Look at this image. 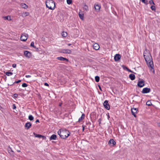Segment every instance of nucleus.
Masks as SVG:
<instances>
[{"label": "nucleus", "mask_w": 160, "mask_h": 160, "mask_svg": "<svg viewBox=\"0 0 160 160\" xmlns=\"http://www.w3.org/2000/svg\"><path fill=\"white\" fill-rule=\"evenodd\" d=\"M143 56L149 68L151 71L154 72L153 69V64L152 59L149 51L146 49L143 52Z\"/></svg>", "instance_id": "1"}, {"label": "nucleus", "mask_w": 160, "mask_h": 160, "mask_svg": "<svg viewBox=\"0 0 160 160\" xmlns=\"http://www.w3.org/2000/svg\"><path fill=\"white\" fill-rule=\"evenodd\" d=\"M58 134L60 137L63 138L65 139L68 138L70 135V132L67 130H62L58 131Z\"/></svg>", "instance_id": "2"}, {"label": "nucleus", "mask_w": 160, "mask_h": 160, "mask_svg": "<svg viewBox=\"0 0 160 160\" xmlns=\"http://www.w3.org/2000/svg\"><path fill=\"white\" fill-rule=\"evenodd\" d=\"M47 8L51 10H53L55 8V3L53 0H47L46 2Z\"/></svg>", "instance_id": "3"}, {"label": "nucleus", "mask_w": 160, "mask_h": 160, "mask_svg": "<svg viewBox=\"0 0 160 160\" xmlns=\"http://www.w3.org/2000/svg\"><path fill=\"white\" fill-rule=\"evenodd\" d=\"M28 35L26 33L22 34L20 37L21 40L22 41H26L28 39Z\"/></svg>", "instance_id": "4"}, {"label": "nucleus", "mask_w": 160, "mask_h": 160, "mask_svg": "<svg viewBox=\"0 0 160 160\" xmlns=\"http://www.w3.org/2000/svg\"><path fill=\"white\" fill-rule=\"evenodd\" d=\"M60 52L64 54H70L72 52V51L68 49H62L61 50Z\"/></svg>", "instance_id": "5"}, {"label": "nucleus", "mask_w": 160, "mask_h": 160, "mask_svg": "<svg viewBox=\"0 0 160 160\" xmlns=\"http://www.w3.org/2000/svg\"><path fill=\"white\" fill-rule=\"evenodd\" d=\"M103 104L104 108L107 109L108 110L110 109V106L108 103V101H105L104 102Z\"/></svg>", "instance_id": "6"}, {"label": "nucleus", "mask_w": 160, "mask_h": 160, "mask_svg": "<svg viewBox=\"0 0 160 160\" xmlns=\"http://www.w3.org/2000/svg\"><path fill=\"white\" fill-rule=\"evenodd\" d=\"M151 89L150 88H145L143 89L142 92V93H149L150 92Z\"/></svg>", "instance_id": "7"}, {"label": "nucleus", "mask_w": 160, "mask_h": 160, "mask_svg": "<svg viewBox=\"0 0 160 160\" xmlns=\"http://www.w3.org/2000/svg\"><path fill=\"white\" fill-rule=\"evenodd\" d=\"M108 144L110 146L112 147L116 144V142L113 139H111L109 140Z\"/></svg>", "instance_id": "8"}, {"label": "nucleus", "mask_w": 160, "mask_h": 160, "mask_svg": "<svg viewBox=\"0 0 160 160\" xmlns=\"http://www.w3.org/2000/svg\"><path fill=\"white\" fill-rule=\"evenodd\" d=\"M144 81L143 80H141L138 82V86L140 88H142L144 85Z\"/></svg>", "instance_id": "9"}, {"label": "nucleus", "mask_w": 160, "mask_h": 160, "mask_svg": "<svg viewBox=\"0 0 160 160\" xmlns=\"http://www.w3.org/2000/svg\"><path fill=\"white\" fill-rule=\"evenodd\" d=\"M131 111L132 115L134 116V117H136V114L137 113V112L138 111V109L136 108H132Z\"/></svg>", "instance_id": "10"}, {"label": "nucleus", "mask_w": 160, "mask_h": 160, "mask_svg": "<svg viewBox=\"0 0 160 160\" xmlns=\"http://www.w3.org/2000/svg\"><path fill=\"white\" fill-rule=\"evenodd\" d=\"M24 54L26 57L29 58L31 56V53L28 51H25L24 52Z\"/></svg>", "instance_id": "11"}, {"label": "nucleus", "mask_w": 160, "mask_h": 160, "mask_svg": "<svg viewBox=\"0 0 160 160\" xmlns=\"http://www.w3.org/2000/svg\"><path fill=\"white\" fill-rule=\"evenodd\" d=\"M121 58V56L119 54H116L114 57V60L116 61L119 60Z\"/></svg>", "instance_id": "12"}, {"label": "nucleus", "mask_w": 160, "mask_h": 160, "mask_svg": "<svg viewBox=\"0 0 160 160\" xmlns=\"http://www.w3.org/2000/svg\"><path fill=\"white\" fill-rule=\"evenodd\" d=\"M57 59L61 61H64V60H66L67 62L68 61V59L62 57H58L57 58Z\"/></svg>", "instance_id": "13"}, {"label": "nucleus", "mask_w": 160, "mask_h": 160, "mask_svg": "<svg viewBox=\"0 0 160 160\" xmlns=\"http://www.w3.org/2000/svg\"><path fill=\"white\" fill-rule=\"evenodd\" d=\"M78 15L80 18L82 20H84V14L83 12L80 11L79 12Z\"/></svg>", "instance_id": "14"}, {"label": "nucleus", "mask_w": 160, "mask_h": 160, "mask_svg": "<svg viewBox=\"0 0 160 160\" xmlns=\"http://www.w3.org/2000/svg\"><path fill=\"white\" fill-rule=\"evenodd\" d=\"M99 45L97 43H95L93 44V48L96 50H98L99 48Z\"/></svg>", "instance_id": "15"}, {"label": "nucleus", "mask_w": 160, "mask_h": 160, "mask_svg": "<svg viewBox=\"0 0 160 160\" xmlns=\"http://www.w3.org/2000/svg\"><path fill=\"white\" fill-rule=\"evenodd\" d=\"M32 124L30 122H28L25 124V127L27 129H28L31 126Z\"/></svg>", "instance_id": "16"}, {"label": "nucleus", "mask_w": 160, "mask_h": 160, "mask_svg": "<svg viewBox=\"0 0 160 160\" xmlns=\"http://www.w3.org/2000/svg\"><path fill=\"white\" fill-rule=\"evenodd\" d=\"M95 10L98 12L99 11L100 8V6L98 4H95Z\"/></svg>", "instance_id": "17"}, {"label": "nucleus", "mask_w": 160, "mask_h": 160, "mask_svg": "<svg viewBox=\"0 0 160 160\" xmlns=\"http://www.w3.org/2000/svg\"><path fill=\"white\" fill-rule=\"evenodd\" d=\"M35 137H36L38 138H43V139H46V138L44 136H42L40 134H36L35 135Z\"/></svg>", "instance_id": "18"}, {"label": "nucleus", "mask_w": 160, "mask_h": 160, "mask_svg": "<svg viewBox=\"0 0 160 160\" xmlns=\"http://www.w3.org/2000/svg\"><path fill=\"white\" fill-rule=\"evenodd\" d=\"M85 118V114H82V116L79 118L78 121L81 122L82 120H83Z\"/></svg>", "instance_id": "19"}, {"label": "nucleus", "mask_w": 160, "mask_h": 160, "mask_svg": "<svg viewBox=\"0 0 160 160\" xmlns=\"http://www.w3.org/2000/svg\"><path fill=\"white\" fill-rule=\"evenodd\" d=\"M129 77L132 80H133L135 78V76L133 74H131L129 75Z\"/></svg>", "instance_id": "20"}, {"label": "nucleus", "mask_w": 160, "mask_h": 160, "mask_svg": "<svg viewBox=\"0 0 160 160\" xmlns=\"http://www.w3.org/2000/svg\"><path fill=\"white\" fill-rule=\"evenodd\" d=\"M56 138H57L56 135L55 134H53L50 137V140H55V139H56Z\"/></svg>", "instance_id": "21"}, {"label": "nucleus", "mask_w": 160, "mask_h": 160, "mask_svg": "<svg viewBox=\"0 0 160 160\" xmlns=\"http://www.w3.org/2000/svg\"><path fill=\"white\" fill-rule=\"evenodd\" d=\"M21 6L22 8L24 9H27L28 8V6L25 3H22L21 4Z\"/></svg>", "instance_id": "22"}, {"label": "nucleus", "mask_w": 160, "mask_h": 160, "mask_svg": "<svg viewBox=\"0 0 160 160\" xmlns=\"http://www.w3.org/2000/svg\"><path fill=\"white\" fill-rule=\"evenodd\" d=\"M29 13L28 12H24L22 14V17H26L29 15Z\"/></svg>", "instance_id": "23"}, {"label": "nucleus", "mask_w": 160, "mask_h": 160, "mask_svg": "<svg viewBox=\"0 0 160 160\" xmlns=\"http://www.w3.org/2000/svg\"><path fill=\"white\" fill-rule=\"evenodd\" d=\"M3 19L4 20H7L9 21H10L11 20V17L9 16L3 17Z\"/></svg>", "instance_id": "24"}, {"label": "nucleus", "mask_w": 160, "mask_h": 160, "mask_svg": "<svg viewBox=\"0 0 160 160\" xmlns=\"http://www.w3.org/2000/svg\"><path fill=\"white\" fill-rule=\"evenodd\" d=\"M62 35L63 37H66L67 35V33L66 32H62Z\"/></svg>", "instance_id": "25"}, {"label": "nucleus", "mask_w": 160, "mask_h": 160, "mask_svg": "<svg viewBox=\"0 0 160 160\" xmlns=\"http://www.w3.org/2000/svg\"><path fill=\"white\" fill-rule=\"evenodd\" d=\"M5 74L8 76H10L12 75L13 73L11 72H6Z\"/></svg>", "instance_id": "26"}, {"label": "nucleus", "mask_w": 160, "mask_h": 160, "mask_svg": "<svg viewBox=\"0 0 160 160\" xmlns=\"http://www.w3.org/2000/svg\"><path fill=\"white\" fill-rule=\"evenodd\" d=\"M28 119L29 120L32 121L33 120L34 117L32 115H29L28 116Z\"/></svg>", "instance_id": "27"}, {"label": "nucleus", "mask_w": 160, "mask_h": 160, "mask_svg": "<svg viewBox=\"0 0 160 160\" xmlns=\"http://www.w3.org/2000/svg\"><path fill=\"white\" fill-rule=\"evenodd\" d=\"M95 81L96 82H98L99 81V77L98 76H96L95 77Z\"/></svg>", "instance_id": "28"}, {"label": "nucleus", "mask_w": 160, "mask_h": 160, "mask_svg": "<svg viewBox=\"0 0 160 160\" xmlns=\"http://www.w3.org/2000/svg\"><path fill=\"white\" fill-rule=\"evenodd\" d=\"M146 105L148 106H151V105H152V103L151 102L149 101H148L147 102H146Z\"/></svg>", "instance_id": "29"}, {"label": "nucleus", "mask_w": 160, "mask_h": 160, "mask_svg": "<svg viewBox=\"0 0 160 160\" xmlns=\"http://www.w3.org/2000/svg\"><path fill=\"white\" fill-rule=\"evenodd\" d=\"M151 8L152 11H155L156 10V8L154 6L152 5Z\"/></svg>", "instance_id": "30"}, {"label": "nucleus", "mask_w": 160, "mask_h": 160, "mask_svg": "<svg viewBox=\"0 0 160 160\" xmlns=\"http://www.w3.org/2000/svg\"><path fill=\"white\" fill-rule=\"evenodd\" d=\"M67 2L68 4H71L72 2V0H67Z\"/></svg>", "instance_id": "31"}, {"label": "nucleus", "mask_w": 160, "mask_h": 160, "mask_svg": "<svg viewBox=\"0 0 160 160\" xmlns=\"http://www.w3.org/2000/svg\"><path fill=\"white\" fill-rule=\"evenodd\" d=\"M140 0V1H141V2H143V3H144L145 4L147 5V4H148V1H146H146H145V0Z\"/></svg>", "instance_id": "32"}, {"label": "nucleus", "mask_w": 160, "mask_h": 160, "mask_svg": "<svg viewBox=\"0 0 160 160\" xmlns=\"http://www.w3.org/2000/svg\"><path fill=\"white\" fill-rule=\"evenodd\" d=\"M27 86V84L26 83H23L22 84V86L23 87H26Z\"/></svg>", "instance_id": "33"}, {"label": "nucleus", "mask_w": 160, "mask_h": 160, "mask_svg": "<svg viewBox=\"0 0 160 160\" xmlns=\"http://www.w3.org/2000/svg\"><path fill=\"white\" fill-rule=\"evenodd\" d=\"M149 3L150 4H153V5L154 4V3L153 1L152 0H150L149 1Z\"/></svg>", "instance_id": "34"}, {"label": "nucleus", "mask_w": 160, "mask_h": 160, "mask_svg": "<svg viewBox=\"0 0 160 160\" xmlns=\"http://www.w3.org/2000/svg\"><path fill=\"white\" fill-rule=\"evenodd\" d=\"M31 46H32V47H34V43L33 42H32L31 43V45H30Z\"/></svg>", "instance_id": "35"}, {"label": "nucleus", "mask_w": 160, "mask_h": 160, "mask_svg": "<svg viewBox=\"0 0 160 160\" xmlns=\"http://www.w3.org/2000/svg\"><path fill=\"white\" fill-rule=\"evenodd\" d=\"M101 121H102V120L101 118H100L98 120V122H99V124H100L101 123Z\"/></svg>", "instance_id": "36"}, {"label": "nucleus", "mask_w": 160, "mask_h": 160, "mask_svg": "<svg viewBox=\"0 0 160 160\" xmlns=\"http://www.w3.org/2000/svg\"><path fill=\"white\" fill-rule=\"evenodd\" d=\"M12 67L14 68H15L16 67V64H13L12 65Z\"/></svg>", "instance_id": "37"}, {"label": "nucleus", "mask_w": 160, "mask_h": 160, "mask_svg": "<svg viewBox=\"0 0 160 160\" xmlns=\"http://www.w3.org/2000/svg\"><path fill=\"white\" fill-rule=\"evenodd\" d=\"M16 106L14 104H13V109H15L16 108Z\"/></svg>", "instance_id": "38"}, {"label": "nucleus", "mask_w": 160, "mask_h": 160, "mask_svg": "<svg viewBox=\"0 0 160 160\" xmlns=\"http://www.w3.org/2000/svg\"><path fill=\"white\" fill-rule=\"evenodd\" d=\"M44 85L45 86H49V84L46 83V82H45L44 83Z\"/></svg>", "instance_id": "39"}, {"label": "nucleus", "mask_w": 160, "mask_h": 160, "mask_svg": "<svg viewBox=\"0 0 160 160\" xmlns=\"http://www.w3.org/2000/svg\"><path fill=\"white\" fill-rule=\"evenodd\" d=\"M127 70L130 72H132V71L128 68H127Z\"/></svg>", "instance_id": "40"}, {"label": "nucleus", "mask_w": 160, "mask_h": 160, "mask_svg": "<svg viewBox=\"0 0 160 160\" xmlns=\"http://www.w3.org/2000/svg\"><path fill=\"white\" fill-rule=\"evenodd\" d=\"M31 77V76L30 75H28L26 76V77L27 78H30Z\"/></svg>", "instance_id": "41"}, {"label": "nucleus", "mask_w": 160, "mask_h": 160, "mask_svg": "<svg viewBox=\"0 0 160 160\" xmlns=\"http://www.w3.org/2000/svg\"><path fill=\"white\" fill-rule=\"evenodd\" d=\"M21 81L20 80H18V81H16L15 82L16 83H19Z\"/></svg>", "instance_id": "42"}, {"label": "nucleus", "mask_w": 160, "mask_h": 160, "mask_svg": "<svg viewBox=\"0 0 160 160\" xmlns=\"http://www.w3.org/2000/svg\"><path fill=\"white\" fill-rule=\"evenodd\" d=\"M82 131H84V128H85V127L84 126H82Z\"/></svg>", "instance_id": "43"}, {"label": "nucleus", "mask_w": 160, "mask_h": 160, "mask_svg": "<svg viewBox=\"0 0 160 160\" xmlns=\"http://www.w3.org/2000/svg\"><path fill=\"white\" fill-rule=\"evenodd\" d=\"M14 96L15 97H17L18 96V95L17 94H14Z\"/></svg>", "instance_id": "44"}, {"label": "nucleus", "mask_w": 160, "mask_h": 160, "mask_svg": "<svg viewBox=\"0 0 160 160\" xmlns=\"http://www.w3.org/2000/svg\"><path fill=\"white\" fill-rule=\"evenodd\" d=\"M39 122V120H38V119H37V120H36V122Z\"/></svg>", "instance_id": "45"}, {"label": "nucleus", "mask_w": 160, "mask_h": 160, "mask_svg": "<svg viewBox=\"0 0 160 160\" xmlns=\"http://www.w3.org/2000/svg\"><path fill=\"white\" fill-rule=\"evenodd\" d=\"M158 125L159 127H160V122L158 123Z\"/></svg>", "instance_id": "46"}, {"label": "nucleus", "mask_w": 160, "mask_h": 160, "mask_svg": "<svg viewBox=\"0 0 160 160\" xmlns=\"http://www.w3.org/2000/svg\"><path fill=\"white\" fill-rule=\"evenodd\" d=\"M71 45V43H69L68 44V46H70Z\"/></svg>", "instance_id": "47"}, {"label": "nucleus", "mask_w": 160, "mask_h": 160, "mask_svg": "<svg viewBox=\"0 0 160 160\" xmlns=\"http://www.w3.org/2000/svg\"><path fill=\"white\" fill-rule=\"evenodd\" d=\"M99 88L101 90V87H100V86H99Z\"/></svg>", "instance_id": "48"}, {"label": "nucleus", "mask_w": 160, "mask_h": 160, "mask_svg": "<svg viewBox=\"0 0 160 160\" xmlns=\"http://www.w3.org/2000/svg\"><path fill=\"white\" fill-rule=\"evenodd\" d=\"M125 68L127 70V68H128L126 67H125V68Z\"/></svg>", "instance_id": "49"}, {"label": "nucleus", "mask_w": 160, "mask_h": 160, "mask_svg": "<svg viewBox=\"0 0 160 160\" xmlns=\"http://www.w3.org/2000/svg\"><path fill=\"white\" fill-rule=\"evenodd\" d=\"M59 105H60V106H61V104H60Z\"/></svg>", "instance_id": "50"}]
</instances>
